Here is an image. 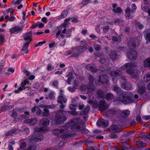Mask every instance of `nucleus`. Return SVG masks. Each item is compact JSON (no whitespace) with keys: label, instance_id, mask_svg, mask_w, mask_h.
<instances>
[{"label":"nucleus","instance_id":"nucleus-1","mask_svg":"<svg viewBox=\"0 0 150 150\" xmlns=\"http://www.w3.org/2000/svg\"><path fill=\"white\" fill-rule=\"evenodd\" d=\"M80 127L78 120L73 119L66 124L65 129H54L53 135L55 136V137H60L63 138H67L70 136V134L66 133L67 132L68 129L73 130L75 129H78Z\"/></svg>","mask_w":150,"mask_h":150},{"label":"nucleus","instance_id":"nucleus-2","mask_svg":"<svg viewBox=\"0 0 150 150\" xmlns=\"http://www.w3.org/2000/svg\"><path fill=\"white\" fill-rule=\"evenodd\" d=\"M49 121L47 119H43L40 121V125L41 128H36L35 130V133L33 136L29 137V141L30 142L35 143L39 142L42 140L44 138V136L40 135L39 132H42L47 131L48 130L47 126L49 125Z\"/></svg>","mask_w":150,"mask_h":150},{"label":"nucleus","instance_id":"nucleus-3","mask_svg":"<svg viewBox=\"0 0 150 150\" xmlns=\"http://www.w3.org/2000/svg\"><path fill=\"white\" fill-rule=\"evenodd\" d=\"M113 90L115 91H116L118 94L120 93L117 100L122 102L125 104L130 103L134 101L130 92H123L120 88L117 86H113Z\"/></svg>","mask_w":150,"mask_h":150},{"label":"nucleus","instance_id":"nucleus-4","mask_svg":"<svg viewBox=\"0 0 150 150\" xmlns=\"http://www.w3.org/2000/svg\"><path fill=\"white\" fill-rule=\"evenodd\" d=\"M136 66V63L133 64L131 63H126L120 68V71L121 72V71L126 69V72L127 73L129 76H131L132 79L135 78L138 76L139 73V71L133 70L132 68L135 67Z\"/></svg>","mask_w":150,"mask_h":150},{"label":"nucleus","instance_id":"nucleus-5","mask_svg":"<svg viewBox=\"0 0 150 150\" xmlns=\"http://www.w3.org/2000/svg\"><path fill=\"white\" fill-rule=\"evenodd\" d=\"M88 103L92 105L93 107H98L99 109L100 110H104L107 108L109 106L105 102V101L103 100L99 101V103L96 101H94L92 100H90L88 101Z\"/></svg>","mask_w":150,"mask_h":150},{"label":"nucleus","instance_id":"nucleus-6","mask_svg":"<svg viewBox=\"0 0 150 150\" xmlns=\"http://www.w3.org/2000/svg\"><path fill=\"white\" fill-rule=\"evenodd\" d=\"M134 42L131 41L129 42V44L131 48L127 52V55L129 58L131 59H134L136 58L137 54L136 52L133 50L136 47Z\"/></svg>","mask_w":150,"mask_h":150},{"label":"nucleus","instance_id":"nucleus-7","mask_svg":"<svg viewBox=\"0 0 150 150\" xmlns=\"http://www.w3.org/2000/svg\"><path fill=\"white\" fill-rule=\"evenodd\" d=\"M55 115L56 117L54 121L56 124L62 123L66 120L65 116L62 112L57 113Z\"/></svg>","mask_w":150,"mask_h":150},{"label":"nucleus","instance_id":"nucleus-8","mask_svg":"<svg viewBox=\"0 0 150 150\" xmlns=\"http://www.w3.org/2000/svg\"><path fill=\"white\" fill-rule=\"evenodd\" d=\"M89 80L90 83L91 85H90V87L88 88V87L86 86H81V89L82 91H85L86 90V93H92L94 91L93 86L92 85V83L94 81L93 79L92 76H90L89 78Z\"/></svg>","mask_w":150,"mask_h":150},{"label":"nucleus","instance_id":"nucleus-9","mask_svg":"<svg viewBox=\"0 0 150 150\" xmlns=\"http://www.w3.org/2000/svg\"><path fill=\"white\" fill-rule=\"evenodd\" d=\"M109 113L112 115H115L121 113V115L125 117L129 115V111L127 110H124L121 112L120 110L117 109H114L110 110L109 111Z\"/></svg>","mask_w":150,"mask_h":150},{"label":"nucleus","instance_id":"nucleus-10","mask_svg":"<svg viewBox=\"0 0 150 150\" xmlns=\"http://www.w3.org/2000/svg\"><path fill=\"white\" fill-rule=\"evenodd\" d=\"M131 6L132 11L130 10L129 7H127L125 11L126 18L128 19L131 18L134 16L133 13H134V11L137 9V7L135 4H132Z\"/></svg>","mask_w":150,"mask_h":150},{"label":"nucleus","instance_id":"nucleus-11","mask_svg":"<svg viewBox=\"0 0 150 150\" xmlns=\"http://www.w3.org/2000/svg\"><path fill=\"white\" fill-rule=\"evenodd\" d=\"M108 77L105 74L104 75H102L101 76H100L98 77H97L95 83L97 85H101L105 83L108 84Z\"/></svg>","mask_w":150,"mask_h":150},{"label":"nucleus","instance_id":"nucleus-12","mask_svg":"<svg viewBox=\"0 0 150 150\" xmlns=\"http://www.w3.org/2000/svg\"><path fill=\"white\" fill-rule=\"evenodd\" d=\"M63 91L62 90L60 91V95L58 98L57 102L58 103L61 104L60 107V108L62 109L64 107V105H63V103H65L67 102V100L64 96V95L63 94Z\"/></svg>","mask_w":150,"mask_h":150},{"label":"nucleus","instance_id":"nucleus-13","mask_svg":"<svg viewBox=\"0 0 150 150\" xmlns=\"http://www.w3.org/2000/svg\"><path fill=\"white\" fill-rule=\"evenodd\" d=\"M121 83V87L126 90H129L132 88L131 85L129 83L126 82V80L124 77H121L120 80Z\"/></svg>","mask_w":150,"mask_h":150},{"label":"nucleus","instance_id":"nucleus-14","mask_svg":"<svg viewBox=\"0 0 150 150\" xmlns=\"http://www.w3.org/2000/svg\"><path fill=\"white\" fill-rule=\"evenodd\" d=\"M138 88L137 91L138 93L140 94H142L145 91V87L144 83L143 81H139L138 84Z\"/></svg>","mask_w":150,"mask_h":150},{"label":"nucleus","instance_id":"nucleus-15","mask_svg":"<svg viewBox=\"0 0 150 150\" xmlns=\"http://www.w3.org/2000/svg\"><path fill=\"white\" fill-rule=\"evenodd\" d=\"M55 106L54 105H51L45 106L43 108V115L45 117H48L50 115L49 109L54 108H55Z\"/></svg>","mask_w":150,"mask_h":150},{"label":"nucleus","instance_id":"nucleus-16","mask_svg":"<svg viewBox=\"0 0 150 150\" xmlns=\"http://www.w3.org/2000/svg\"><path fill=\"white\" fill-rule=\"evenodd\" d=\"M71 21L73 23H76L78 22V20L74 18H68L64 20V23L62 24L61 25L59 26V27L60 28L61 27H64V28L66 27L67 25L68 24V22Z\"/></svg>","mask_w":150,"mask_h":150},{"label":"nucleus","instance_id":"nucleus-17","mask_svg":"<svg viewBox=\"0 0 150 150\" xmlns=\"http://www.w3.org/2000/svg\"><path fill=\"white\" fill-rule=\"evenodd\" d=\"M26 84L28 85H30V84L29 82L28 79H25L24 81L22 82L21 83V86L19 87L18 90H15V92L16 93H18V91H21L23 89H25V86Z\"/></svg>","mask_w":150,"mask_h":150},{"label":"nucleus","instance_id":"nucleus-18","mask_svg":"<svg viewBox=\"0 0 150 150\" xmlns=\"http://www.w3.org/2000/svg\"><path fill=\"white\" fill-rule=\"evenodd\" d=\"M79 83L78 81L77 77L76 76V78L74 82V86L72 88L71 87H69L68 88V90L71 92H73L76 88V87L78 86Z\"/></svg>","mask_w":150,"mask_h":150},{"label":"nucleus","instance_id":"nucleus-19","mask_svg":"<svg viewBox=\"0 0 150 150\" xmlns=\"http://www.w3.org/2000/svg\"><path fill=\"white\" fill-rule=\"evenodd\" d=\"M22 27L16 26L10 29L9 32L11 33L17 34L22 30Z\"/></svg>","mask_w":150,"mask_h":150},{"label":"nucleus","instance_id":"nucleus-20","mask_svg":"<svg viewBox=\"0 0 150 150\" xmlns=\"http://www.w3.org/2000/svg\"><path fill=\"white\" fill-rule=\"evenodd\" d=\"M108 123L107 120L102 119L98 120L97 122V124L98 127H106L108 125Z\"/></svg>","mask_w":150,"mask_h":150},{"label":"nucleus","instance_id":"nucleus-21","mask_svg":"<svg viewBox=\"0 0 150 150\" xmlns=\"http://www.w3.org/2000/svg\"><path fill=\"white\" fill-rule=\"evenodd\" d=\"M118 72V71L117 70L116 71H112L110 73V75L112 77V80L114 82H115L117 81V79H115V78H114V77L120 76L122 74L121 72L120 71H119V72ZM116 78H117V77H116Z\"/></svg>","mask_w":150,"mask_h":150},{"label":"nucleus","instance_id":"nucleus-22","mask_svg":"<svg viewBox=\"0 0 150 150\" xmlns=\"http://www.w3.org/2000/svg\"><path fill=\"white\" fill-rule=\"evenodd\" d=\"M32 35V32L25 33L23 36L24 40L25 41H28V42H30V43L32 40L31 38Z\"/></svg>","mask_w":150,"mask_h":150},{"label":"nucleus","instance_id":"nucleus-23","mask_svg":"<svg viewBox=\"0 0 150 150\" xmlns=\"http://www.w3.org/2000/svg\"><path fill=\"white\" fill-rule=\"evenodd\" d=\"M68 13V12L67 10H64L61 14L60 15L56 17V18L58 20L62 19L65 18L67 16Z\"/></svg>","mask_w":150,"mask_h":150},{"label":"nucleus","instance_id":"nucleus-24","mask_svg":"<svg viewBox=\"0 0 150 150\" xmlns=\"http://www.w3.org/2000/svg\"><path fill=\"white\" fill-rule=\"evenodd\" d=\"M76 106L73 104H70L69 105V109L71 110L74 111H71L70 112V114L72 115H76L77 114V112L75 111L76 109Z\"/></svg>","mask_w":150,"mask_h":150},{"label":"nucleus","instance_id":"nucleus-25","mask_svg":"<svg viewBox=\"0 0 150 150\" xmlns=\"http://www.w3.org/2000/svg\"><path fill=\"white\" fill-rule=\"evenodd\" d=\"M38 120L36 119H26L24 121L25 123L28 124L29 125H33L37 122Z\"/></svg>","mask_w":150,"mask_h":150},{"label":"nucleus","instance_id":"nucleus-26","mask_svg":"<svg viewBox=\"0 0 150 150\" xmlns=\"http://www.w3.org/2000/svg\"><path fill=\"white\" fill-rule=\"evenodd\" d=\"M86 68L90 70L93 73L96 72L97 70L96 66L94 64L87 65L86 66Z\"/></svg>","mask_w":150,"mask_h":150},{"label":"nucleus","instance_id":"nucleus-27","mask_svg":"<svg viewBox=\"0 0 150 150\" xmlns=\"http://www.w3.org/2000/svg\"><path fill=\"white\" fill-rule=\"evenodd\" d=\"M30 43V42H27L24 44L22 49V50L24 52V53L26 54L28 53V47Z\"/></svg>","mask_w":150,"mask_h":150},{"label":"nucleus","instance_id":"nucleus-28","mask_svg":"<svg viewBox=\"0 0 150 150\" xmlns=\"http://www.w3.org/2000/svg\"><path fill=\"white\" fill-rule=\"evenodd\" d=\"M68 76H70L68 78L67 80V83L69 84H70L71 81L72 79H74V76L72 75V73L71 72L69 73L68 74Z\"/></svg>","mask_w":150,"mask_h":150},{"label":"nucleus","instance_id":"nucleus-29","mask_svg":"<svg viewBox=\"0 0 150 150\" xmlns=\"http://www.w3.org/2000/svg\"><path fill=\"white\" fill-rule=\"evenodd\" d=\"M145 38L146 40L150 41V29H148L145 31Z\"/></svg>","mask_w":150,"mask_h":150},{"label":"nucleus","instance_id":"nucleus-30","mask_svg":"<svg viewBox=\"0 0 150 150\" xmlns=\"http://www.w3.org/2000/svg\"><path fill=\"white\" fill-rule=\"evenodd\" d=\"M96 93L100 98H104V93L102 91L99 89L96 91Z\"/></svg>","mask_w":150,"mask_h":150},{"label":"nucleus","instance_id":"nucleus-31","mask_svg":"<svg viewBox=\"0 0 150 150\" xmlns=\"http://www.w3.org/2000/svg\"><path fill=\"white\" fill-rule=\"evenodd\" d=\"M144 66L150 68V58L147 59L144 62Z\"/></svg>","mask_w":150,"mask_h":150},{"label":"nucleus","instance_id":"nucleus-32","mask_svg":"<svg viewBox=\"0 0 150 150\" xmlns=\"http://www.w3.org/2000/svg\"><path fill=\"white\" fill-rule=\"evenodd\" d=\"M58 84V82L57 80H53L51 81L50 83V86H52L54 87H57Z\"/></svg>","mask_w":150,"mask_h":150},{"label":"nucleus","instance_id":"nucleus-33","mask_svg":"<svg viewBox=\"0 0 150 150\" xmlns=\"http://www.w3.org/2000/svg\"><path fill=\"white\" fill-rule=\"evenodd\" d=\"M117 53L116 51H112L110 54V57L112 59H115L117 57Z\"/></svg>","mask_w":150,"mask_h":150},{"label":"nucleus","instance_id":"nucleus-34","mask_svg":"<svg viewBox=\"0 0 150 150\" xmlns=\"http://www.w3.org/2000/svg\"><path fill=\"white\" fill-rule=\"evenodd\" d=\"M90 107L89 106H88L86 108H85V109L83 110V111H82L81 112V114L82 115H86L87 114L90 109Z\"/></svg>","mask_w":150,"mask_h":150},{"label":"nucleus","instance_id":"nucleus-35","mask_svg":"<svg viewBox=\"0 0 150 150\" xmlns=\"http://www.w3.org/2000/svg\"><path fill=\"white\" fill-rule=\"evenodd\" d=\"M5 18L7 19L9 21H13L16 19V18L14 16H11L10 17L8 15H7L5 16Z\"/></svg>","mask_w":150,"mask_h":150},{"label":"nucleus","instance_id":"nucleus-36","mask_svg":"<svg viewBox=\"0 0 150 150\" xmlns=\"http://www.w3.org/2000/svg\"><path fill=\"white\" fill-rule=\"evenodd\" d=\"M111 129L114 132H117L120 131V129L118 128V127L115 125H112L111 127Z\"/></svg>","mask_w":150,"mask_h":150},{"label":"nucleus","instance_id":"nucleus-37","mask_svg":"<svg viewBox=\"0 0 150 150\" xmlns=\"http://www.w3.org/2000/svg\"><path fill=\"white\" fill-rule=\"evenodd\" d=\"M137 144L140 147H144L146 146L145 143L140 140L137 142Z\"/></svg>","mask_w":150,"mask_h":150},{"label":"nucleus","instance_id":"nucleus-38","mask_svg":"<svg viewBox=\"0 0 150 150\" xmlns=\"http://www.w3.org/2000/svg\"><path fill=\"white\" fill-rule=\"evenodd\" d=\"M55 92L53 91L50 92L49 93V97L51 100H54L55 98Z\"/></svg>","mask_w":150,"mask_h":150},{"label":"nucleus","instance_id":"nucleus-39","mask_svg":"<svg viewBox=\"0 0 150 150\" xmlns=\"http://www.w3.org/2000/svg\"><path fill=\"white\" fill-rule=\"evenodd\" d=\"M144 81L147 82L150 81V74H146L144 77Z\"/></svg>","mask_w":150,"mask_h":150},{"label":"nucleus","instance_id":"nucleus-40","mask_svg":"<svg viewBox=\"0 0 150 150\" xmlns=\"http://www.w3.org/2000/svg\"><path fill=\"white\" fill-rule=\"evenodd\" d=\"M142 8L143 11L147 12L149 15L150 16V7L149 8L147 6H145Z\"/></svg>","mask_w":150,"mask_h":150},{"label":"nucleus","instance_id":"nucleus-41","mask_svg":"<svg viewBox=\"0 0 150 150\" xmlns=\"http://www.w3.org/2000/svg\"><path fill=\"white\" fill-rule=\"evenodd\" d=\"M113 97V95L111 93H108L106 96V99L108 100H111Z\"/></svg>","mask_w":150,"mask_h":150},{"label":"nucleus","instance_id":"nucleus-42","mask_svg":"<svg viewBox=\"0 0 150 150\" xmlns=\"http://www.w3.org/2000/svg\"><path fill=\"white\" fill-rule=\"evenodd\" d=\"M54 67L51 64H49L47 65V69L48 71H50L53 70L54 69Z\"/></svg>","mask_w":150,"mask_h":150},{"label":"nucleus","instance_id":"nucleus-43","mask_svg":"<svg viewBox=\"0 0 150 150\" xmlns=\"http://www.w3.org/2000/svg\"><path fill=\"white\" fill-rule=\"evenodd\" d=\"M86 50V48L85 47L82 46L78 47L76 48V50L79 51V52H81L84 51Z\"/></svg>","mask_w":150,"mask_h":150},{"label":"nucleus","instance_id":"nucleus-44","mask_svg":"<svg viewBox=\"0 0 150 150\" xmlns=\"http://www.w3.org/2000/svg\"><path fill=\"white\" fill-rule=\"evenodd\" d=\"M75 30V28H72L71 29L69 30L66 33V37L68 38L70 36V33L72 30Z\"/></svg>","mask_w":150,"mask_h":150},{"label":"nucleus","instance_id":"nucleus-45","mask_svg":"<svg viewBox=\"0 0 150 150\" xmlns=\"http://www.w3.org/2000/svg\"><path fill=\"white\" fill-rule=\"evenodd\" d=\"M46 42L45 41L41 42H40L35 44V46L36 47L38 46H42L43 44L45 43Z\"/></svg>","mask_w":150,"mask_h":150},{"label":"nucleus","instance_id":"nucleus-46","mask_svg":"<svg viewBox=\"0 0 150 150\" xmlns=\"http://www.w3.org/2000/svg\"><path fill=\"white\" fill-rule=\"evenodd\" d=\"M110 27L108 26H104L103 28V31L105 33H106L108 30L109 29Z\"/></svg>","mask_w":150,"mask_h":150},{"label":"nucleus","instance_id":"nucleus-47","mask_svg":"<svg viewBox=\"0 0 150 150\" xmlns=\"http://www.w3.org/2000/svg\"><path fill=\"white\" fill-rule=\"evenodd\" d=\"M42 112V111L41 109L38 107L37 108V109L36 112V113L37 115H40Z\"/></svg>","mask_w":150,"mask_h":150},{"label":"nucleus","instance_id":"nucleus-48","mask_svg":"<svg viewBox=\"0 0 150 150\" xmlns=\"http://www.w3.org/2000/svg\"><path fill=\"white\" fill-rule=\"evenodd\" d=\"M113 11L116 13H121L122 10L120 8L117 7V8H116L115 11Z\"/></svg>","mask_w":150,"mask_h":150},{"label":"nucleus","instance_id":"nucleus-49","mask_svg":"<svg viewBox=\"0 0 150 150\" xmlns=\"http://www.w3.org/2000/svg\"><path fill=\"white\" fill-rule=\"evenodd\" d=\"M81 132L83 134H87L89 132V130L86 129H83L81 130Z\"/></svg>","mask_w":150,"mask_h":150},{"label":"nucleus","instance_id":"nucleus-50","mask_svg":"<svg viewBox=\"0 0 150 150\" xmlns=\"http://www.w3.org/2000/svg\"><path fill=\"white\" fill-rule=\"evenodd\" d=\"M91 0H83L82 3L83 5H86Z\"/></svg>","mask_w":150,"mask_h":150},{"label":"nucleus","instance_id":"nucleus-51","mask_svg":"<svg viewBox=\"0 0 150 150\" xmlns=\"http://www.w3.org/2000/svg\"><path fill=\"white\" fill-rule=\"evenodd\" d=\"M14 133V132L11 130L10 132H7L6 133V135L7 136L11 135L13 134V133Z\"/></svg>","mask_w":150,"mask_h":150},{"label":"nucleus","instance_id":"nucleus-52","mask_svg":"<svg viewBox=\"0 0 150 150\" xmlns=\"http://www.w3.org/2000/svg\"><path fill=\"white\" fill-rule=\"evenodd\" d=\"M66 141L65 140L61 141L59 144V147L62 146L65 143Z\"/></svg>","mask_w":150,"mask_h":150},{"label":"nucleus","instance_id":"nucleus-53","mask_svg":"<svg viewBox=\"0 0 150 150\" xmlns=\"http://www.w3.org/2000/svg\"><path fill=\"white\" fill-rule=\"evenodd\" d=\"M142 118L144 120H148L150 119V115L143 116Z\"/></svg>","mask_w":150,"mask_h":150},{"label":"nucleus","instance_id":"nucleus-54","mask_svg":"<svg viewBox=\"0 0 150 150\" xmlns=\"http://www.w3.org/2000/svg\"><path fill=\"white\" fill-rule=\"evenodd\" d=\"M4 35H1L0 36V39L2 43H4Z\"/></svg>","mask_w":150,"mask_h":150},{"label":"nucleus","instance_id":"nucleus-55","mask_svg":"<svg viewBox=\"0 0 150 150\" xmlns=\"http://www.w3.org/2000/svg\"><path fill=\"white\" fill-rule=\"evenodd\" d=\"M41 21L45 23H46L47 22V18L45 17L42 18L41 19Z\"/></svg>","mask_w":150,"mask_h":150},{"label":"nucleus","instance_id":"nucleus-56","mask_svg":"<svg viewBox=\"0 0 150 150\" xmlns=\"http://www.w3.org/2000/svg\"><path fill=\"white\" fill-rule=\"evenodd\" d=\"M55 44V42H52L49 45V47L50 48H51L53 47Z\"/></svg>","mask_w":150,"mask_h":150},{"label":"nucleus","instance_id":"nucleus-57","mask_svg":"<svg viewBox=\"0 0 150 150\" xmlns=\"http://www.w3.org/2000/svg\"><path fill=\"white\" fill-rule=\"evenodd\" d=\"M94 48L96 50H98L100 49V46L97 45H94Z\"/></svg>","mask_w":150,"mask_h":150},{"label":"nucleus","instance_id":"nucleus-58","mask_svg":"<svg viewBox=\"0 0 150 150\" xmlns=\"http://www.w3.org/2000/svg\"><path fill=\"white\" fill-rule=\"evenodd\" d=\"M26 146V144L25 142H23L21 144L20 147L21 149L24 148Z\"/></svg>","mask_w":150,"mask_h":150},{"label":"nucleus","instance_id":"nucleus-59","mask_svg":"<svg viewBox=\"0 0 150 150\" xmlns=\"http://www.w3.org/2000/svg\"><path fill=\"white\" fill-rule=\"evenodd\" d=\"M120 23V21L119 19H117L115 21V23L116 25H119Z\"/></svg>","mask_w":150,"mask_h":150},{"label":"nucleus","instance_id":"nucleus-60","mask_svg":"<svg viewBox=\"0 0 150 150\" xmlns=\"http://www.w3.org/2000/svg\"><path fill=\"white\" fill-rule=\"evenodd\" d=\"M44 25L42 23H39L38 24V26L39 28H42L43 27Z\"/></svg>","mask_w":150,"mask_h":150},{"label":"nucleus","instance_id":"nucleus-61","mask_svg":"<svg viewBox=\"0 0 150 150\" xmlns=\"http://www.w3.org/2000/svg\"><path fill=\"white\" fill-rule=\"evenodd\" d=\"M136 120L138 122H141L142 120V119L140 116H137L136 117Z\"/></svg>","mask_w":150,"mask_h":150},{"label":"nucleus","instance_id":"nucleus-62","mask_svg":"<svg viewBox=\"0 0 150 150\" xmlns=\"http://www.w3.org/2000/svg\"><path fill=\"white\" fill-rule=\"evenodd\" d=\"M87 32V30L86 29H83L82 30L81 33L83 35H85L86 34Z\"/></svg>","mask_w":150,"mask_h":150},{"label":"nucleus","instance_id":"nucleus-63","mask_svg":"<svg viewBox=\"0 0 150 150\" xmlns=\"http://www.w3.org/2000/svg\"><path fill=\"white\" fill-rule=\"evenodd\" d=\"M23 72L27 76H29L30 74V72L27 70H25L23 71Z\"/></svg>","mask_w":150,"mask_h":150},{"label":"nucleus","instance_id":"nucleus-64","mask_svg":"<svg viewBox=\"0 0 150 150\" xmlns=\"http://www.w3.org/2000/svg\"><path fill=\"white\" fill-rule=\"evenodd\" d=\"M35 78V76L33 75H31L29 77V79L30 80H32Z\"/></svg>","mask_w":150,"mask_h":150}]
</instances>
